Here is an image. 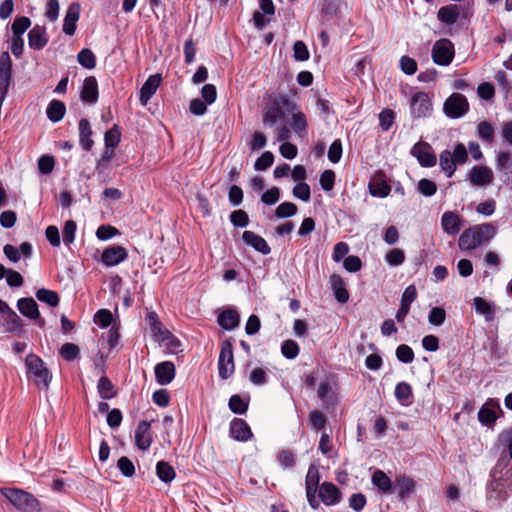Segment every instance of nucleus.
I'll list each match as a JSON object with an SVG mask.
<instances>
[{"label": "nucleus", "mask_w": 512, "mask_h": 512, "mask_svg": "<svg viewBox=\"0 0 512 512\" xmlns=\"http://www.w3.org/2000/svg\"><path fill=\"white\" fill-rule=\"evenodd\" d=\"M296 109V105L284 94L271 98L262 112V123L265 128H272L277 123L286 121L287 115Z\"/></svg>", "instance_id": "nucleus-1"}, {"label": "nucleus", "mask_w": 512, "mask_h": 512, "mask_svg": "<svg viewBox=\"0 0 512 512\" xmlns=\"http://www.w3.org/2000/svg\"><path fill=\"white\" fill-rule=\"evenodd\" d=\"M497 233L491 223L477 224L465 229L459 237L458 246L462 251H471L492 239Z\"/></svg>", "instance_id": "nucleus-2"}, {"label": "nucleus", "mask_w": 512, "mask_h": 512, "mask_svg": "<svg viewBox=\"0 0 512 512\" xmlns=\"http://www.w3.org/2000/svg\"><path fill=\"white\" fill-rule=\"evenodd\" d=\"M469 160L468 151L463 143H457L454 150H443L439 155V165L447 178H451L457 168V165H463Z\"/></svg>", "instance_id": "nucleus-3"}, {"label": "nucleus", "mask_w": 512, "mask_h": 512, "mask_svg": "<svg viewBox=\"0 0 512 512\" xmlns=\"http://www.w3.org/2000/svg\"><path fill=\"white\" fill-rule=\"evenodd\" d=\"M25 366L27 375L34 379L37 386H42L44 389L49 388L52 374L39 356L33 353L28 354L25 359Z\"/></svg>", "instance_id": "nucleus-4"}, {"label": "nucleus", "mask_w": 512, "mask_h": 512, "mask_svg": "<svg viewBox=\"0 0 512 512\" xmlns=\"http://www.w3.org/2000/svg\"><path fill=\"white\" fill-rule=\"evenodd\" d=\"M2 494L9 502L22 512L39 510V501L30 493L17 488H4Z\"/></svg>", "instance_id": "nucleus-5"}, {"label": "nucleus", "mask_w": 512, "mask_h": 512, "mask_svg": "<svg viewBox=\"0 0 512 512\" xmlns=\"http://www.w3.org/2000/svg\"><path fill=\"white\" fill-rule=\"evenodd\" d=\"M486 502L491 508H498L512 496V488L490 479L486 483Z\"/></svg>", "instance_id": "nucleus-6"}, {"label": "nucleus", "mask_w": 512, "mask_h": 512, "mask_svg": "<svg viewBox=\"0 0 512 512\" xmlns=\"http://www.w3.org/2000/svg\"><path fill=\"white\" fill-rule=\"evenodd\" d=\"M235 371L233 345L231 339H225L221 342L219 359H218V374L223 380L230 378Z\"/></svg>", "instance_id": "nucleus-7"}, {"label": "nucleus", "mask_w": 512, "mask_h": 512, "mask_svg": "<svg viewBox=\"0 0 512 512\" xmlns=\"http://www.w3.org/2000/svg\"><path fill=\"white\" fill-rule=\"evenodd\" d=\"M472 16V11L465 6L449 4L442 6L437 12V19L446 26H453L459 19L466 20Z\"/></svg>", "instance_id": "nucleus-8"}, {"label": "nucleus", "mask_w": 512, "mask_h": 512, "mask_svg": "<svg viewBox=\"0 0 512 512\" xmlns=\"http://www.w3.org/2000/svg\"><path fill=\"white\" fill-rule=\"evenodd\" d=\"M433 112L432 98L426 92H415L410 98V113L413 119L431 116Z\"/></svg>", "instance_id": "nucleus-9"}, {"label": "nucleus", "mask_w": 512, "mask_h": 512, "mask_svg": "<svg viewBox=\"0 0 512 512\" xmlns=\"http://www.w3.org/2000/svg\"><path fill=\"white\" fill-rule=\"evenodd\" d=\"M469 110L467 98L460 93H452L444 102L443 112L450 119H459Z\"/></svg>", "instance_id": "nucleus-10"}, {"label": "nucleus", "mask_w": 512, "mask_h": 512, "mask_svg": "<svg viewBox=\"0 0 512 512\" xmlns=\"http://www.w3.org/2000/svg\"><path fill=\"white\" fill-rule=\"evenodd\" d=\"M319 482V470L315 465L311 464L305 478V490L308 504L313 510H317L320 507V502L316 498L317 491L320 487Z\"/></svg>", "instance_id": "nucleus-11"}, {"label": "nucleus", "mask_w": 512, "mask_h": 512, "mask_svg": "<svg viewBox=\"0 0 512 512\" xmlns=\"http://www.w3.org/2000/svg\"><path fill=\"white\" fill-rule=\"evenodd\" d=\"M454 45L449 39H440L432 47L433 62L439 66L449 65L454 58Z\"/></svg>", "instance_id": "nucleus-12"}, {"label": "nucleus", "mask_w": 512, "mask_h": 512, "mask_svg": "<svg viewBox=\"0 0 512 512\" xmlns=\"http://www.w3.org/2000/svg\"><path fill=\"white\" fill-rule=\"evenodd\" d=\"M410 154L415 157L421 167L431 168L437 163V156L432 146L425 141H418L413 145Z\"/></svg>", "instance_id": "nucleus-13"}, {"label": "nucleus", "mask_w": 512, "mask_h": 512, "mask_svg": "<svg viewBox=\"0 0 512 512\" xmlns=\"http://www.w3.org/2000/svg\"><path fill=\"white\" fill-rule=\"evenodd\" d=\"M498 413L503 414L499 400L496 398H489L479 409L478 420L481 425L486 426L487 428H493L498 418Z\"/></svg>", "instance_id": "nucleus-14"}, {"label": "nucleus", "mask_w": 512, "mask_h": 512, "mask_svg": "<svg viewBox=\"0 0 512 512\" xmlns=\"http://www.w3.org/2000/svg\"><path fill=\"white\" fill-rule=\"evenodd\" d=\"M0 325L7 332L18 334L22 332L23 328L21 318L2 299H0Z\"/></svg>", "instance_id": "nucleus-15"}, {"label": "nucleus", "mask_w": 512, "mask_h": 512, "mask_svg": "<svg viewBox=\"0 0 512 512\" xmlns=\"http://www.w3.org/2000/svg\"><path fill=\"white\" fill-rule=\"evenodd\" d=\"M489 478L512 488V463L505 457H499L490 470Z\"/></svg>", "instance_id": "nucleus-16"}, {"label": "nucleus", "mask_w": 512, "mask_h": 512, "mask_svg": "<svg viewBox=\"0 0 512 512\" xmlns=\"http://www.w3.org/2000/svg\"><path fill=\"white\" fill-rule=\"evenodd\" d=\"M318 495L322 503L326 506L337 505L342 500L340 489L332 482H323L319 487Z\"/></svg>", "instance_id": "nucleus-17"}, {"label": "nucleus", "mask_w": 512, "mask_h": 512, "mask_svg": "<svg viewBox=\"0 0 512 512\" xmlns=\"http://www.w3.org/2000/svg\"><path fill=\"white\" fill-rule=\"evenodd\" d=\"M17 308L23 316L36 320L40 327L45 325V320L40 317L38 304L32 297L20 298L17 301Z\"/></svg>", "instance_id": "nucleus-18"}, {"label": "nucleus", "mask_w": 512, "mask_h": 512, "mask_svg": "<svg viewBox=\"0 0 512 512\" xmlns=\"http://www.w3.org/2000/svg\"><path fill=\"white\" fill-rule=\"evenodd\" d=\"M128 257L127 250L120 245H113L106 248L101 254V262L106 267H113Z\"/></svg>", "instance_id": "nucleus-19"}, {"label": "nucleus", "mask_w": 512, "mask_h": 512, "mask_svg": "<svg viewBox=\"0 0 512 512\" xmlns=\"http://www.w3.org/2000/svg\"><path fill=\"white\" fill-rule=\"evenodd\" d=\"M229 436L239 442H247L253 437L248 423L241 418H234L229 425Z\"/></svg>", "instance_id": "nucleus-20"}, {"label": "nucleus", "mask_w": 512, "mask_h": 512, "mask_svg": "<svg viewBox=\"0 0 512 512\" xmlns=\"http://www.w3.org/2000/svg\"><path fill=\"white\" fill-rule=\"evenodd\" d=\"M156 382L165 386L170 384L176 375L175 365L171 361H163L155 365L154 367Z\"/></svg>", "instance_id": "nucleus-21"}, {"label": "nucleus", "mask_w": 512, "mask_h": 512, "mask_svg": "<svg viewBox=\"0 0 512 512\" xmlns=\"http://www.w3.org/2000/svg\"><path fill=\"white\" fill-rule=\"evenodd\" d=\"M12 80V61L7 51L0 54V91L8 93Z\"/></svg>", "instance_id": "nucleus-22"}, {"label": "nucleus", "mask_w": 512, "mask_h": 512, "mask_svg": "<svg viewBox=\"0 0 512 512\" xmlns=\"http://www.w3.org/2000/svg\"><path fill=\"white\" fill-rule=\"evenodd\" d=\"M152 443L151 425L148 421L142 420L135 430V445L139 450L146 451Z\"/></svg>", "instance_id": "nucleus-23"}, {"label": "nucleus", "mask_w": 512, "mask_h": 512, "mask_svg": "<svg viewBox=\"0 0 512 512\" xmlns=\"http://www.w3.org/2000/svg\"><path fill=\"white\" fill-rule=\"evenodd\" d=\"M468 178L474 186H487L493 181V172L487 166H473L469 171Z\"/></svg>", "instance_id": "nucleus-24"}, {"label": "nucleus", "mask_w": 512, "mask_h": 512, "mask_svg": "<svg viewBox=\"0 0 512 512\" xmlns=\"http://www.w3.org/2000/svg\"><path fill=\"white\" fill-rule=\"evenodd\" d=\"M80 11H81V6L77 2H72L68 6V8L66 10L65 17H64V23H63V29H62L66 35L72 36L75 34V31L77 28L76 23L79 20Z\"/></svg>", "instance_id": "nucleus-25"}, {"label": "nucleus", "mask_w": 512, "mask_h": 512, "mask_svg": "<svg viewBox=\"0 0 512 512\" xmlns=\"http://www.w3.org/2000/svg\"><path fill=\"white\" fill-rule=\"evenodd\" d=\"M48 41L49 37L45 26L35 25L28 32V45L32 50H42L47 45Z\"/></svg>", "instance_id": "nucleus-26"}, {"label": "nucleus", "mask_w": 512, "mask_h": 512, "mask_svg": "<svg viewBox=\"0 0 512 512\" xmlns=\"http://www.w3.org/2000/svg\"><path fill=\"white\" fill-rule=\"evenodd\" d=\"M242 240L247 246L253 248L262 255H268L271 252V248L267 241L253 231H244L242 234Z\"/></svg>", "instance_id": "nucleus-27"}, {"label": "nucleus", "mask_w": 512, "mask_h": 512, "mask_svg": "<svg viewBox=\"0 0 512 512\" xmlns=\"http://www.w3.org/2000/svg\"><path fill=\"white\" fill-rule=\"evenodd\" d=\"M146 321L153 334V337L157 341L164 342L167 339V337L171 336V332L163 326L162 322L159 320V317L155 311L147 312Z\"/></svg>", "instance_id": "nucleus-28"}, {"label": "nucleus", "mask_w": 512, "mask_h": 512, "mask_svg": "<svg viewBox=\"0 0 512 512\" xmlns=\"http://www.w3.org/2000/svg\"><path fill=\"white\" fill-rule=\"evenodd\" d=\"M161 81L162 76L160 74H153L148 77L140 89L139 101L141 105H147L152 96L156 93Z\"/></svg>", "instance_id": "nucleus-29"}, {"label": "nucleus", "mask_w": 512, "mask_h": 512, "mask_svg": "<svg viewBox=\"0 0 512 512\" xmlns=\"http://www.w3.org/2000/svg\"><path fill=\"white\" fill-rule=\"evenodd\" d=\"M462 226L461 217L454 211H446L441 217V227L443 231L450 235H457Z\"/></svg>", "instance_id": "nucleus-30"}, {"label": "nucleus", "mask_w": 512, "mask_h": 512, "mask_svg": "<svg viewBox=\"0 0 512 512\" xmlns=\"http://www.w3.org/2000/svg\"><path fill=\"white\" fill-rule=\"evenodd\" d=\"M317 395L319 399L322 401L323 407L327 410H334L337 403L338 398L336 393L332 390L331 384L328 381H323L320 383Z\"/></svg>", "instance_id": "nucleus-31"}, {"label": "nucleus", "mask_w": 512, "mask_h": 512, "mask_svg": "<svg viewBox=\"0 0 512 512\" xmlns=\"http://www.w3.org/2000/svg\"><path fill=\"white\" fill-rule=\"evenodd\" d=\"M83 102L94 104L98 101V82L94 76L85 78L80 94Z\"/></svg>", "instance_id": "nucleus-32"}, {"label": "nucleus", "mask_w": 512, "mask_h": 512, "mask_svg": "<svg viewBox=\"0 0 512 512\" xmlns=\"http://www.w3.org/2000/svg\"><path fill=\"white\" fill-rule=\"evenodd\" d=\"M217 323L224 330H233L239 326V313L233 308L224 309L218 314Z\"/></svg>", "instance_id": "nucleus-33"}, {"label": "nucleus", "mask_w": 512, "mask_h": 512, "mask_svg": "<svg viewBox=\"0 0 512 512\" xmlns=\"http://www.w3.org/2000/svg\"><path fill=\"white\" fill-rule=\"evenodd\" d=\"M78 129L79 144L84 151L89 152L94 145V141L92 139L93 131L89 120L86 118L80 119Z\"/></svg>", "instance_id": "nucleus-34"}, {"label": "nucleus", "mask_w": 512, "mask_h": 512, "mask_svg": "<svg viewBox=\"0 0 512 512\" xmlns=\"http://www.w3.org/2000/svg\"><path fill=\"white\" fill-rule=\"evenodd\" d=\"M330 285L335 299L339 303L344 304L349 300V292L346 289L345 282L340 275L332 274L330 276Z\"/></svg>", "instance_id": "nucleus-35"}, {"label": "nucleus", "mask_w": 512, "mask_h": 512, "mask_svg": "<svg viewBox=\"0 0 512 512\" xmlns=\"http://www.w3.org/2000/svg\"><path fill=\"white\" fill-rule=\"evenodd\" d=\"M473 306L476 314L484 317L486 322H492L495 319V306L482 297L473 299Z\"/></svg>", "instance_id": "nucleus-36"}, {"label": "nucleus", "mask_w": 512, "mask_h": 512, "mask_svg": "<svg viewBox=\"0 0 512 512\" xmlns=\"http://www.w3.org/2000/svg\"><path fill=\"white\" fill-rule=\"evenodd\" d=\"M394 395L402 406H409L413 403L412 387L407 382H399L395 387Z\"/></svg>", "instance_id": "nucleus-37"}, {"label": "nucleus", "mask_w": 512, "mask_h": 512, "mask_svg": "<svg viewBox=\"0 0 512 512\" xmlns=\"http://www.w3.org/2000/svg\"><path fill=\"white\" fill-rule=\"evenodd\" d=\"M65 112L66 106L64 102L57 99L51 100L46 108L47 118L53 123L61 121L65 116Z\"/></svg>", "instance_id": "nucleus-38"}, {"label": "nucleus", "mask_w": 512, "mask_h": 512, "mask_svg": "<svg viewBox=\"0 0 512 512\" xmlns=\"http://www.w3.org/2000/svg\"><path fill=\"white\" fill-rule=\"evenodd\" d=\"M478 138L486 145H492L495 141V128L489 121H481L477 124Z\"/></svg>", "instance_id": "nucleus-39"}, {"label": "nucleus", "mask_w": 512, "mask_h": 512, "mask_svg": "<svg viewBox=\"0 0 512 512\" xmlns=\"http://www.w3.org/2000/svg\"><path fill=\"white\" fill-rule=\"evenodd\" d=\"M396 487L399 498L403 500L414 491L416 482L407 475H399L396 478Z\"/></svg>", "instance_id": "nucleus-40"}, {"label": "nucleus", "mask_w": 512, "mask_h": 512, "mask_svg": "<svg viewBox=\"0 0 512 512\" xmlns=\"http://www.w3.org/2000/svg\"><path fill=\"white\" fill-rule=\"evenodd\" d=\"M156 475L161 482L169 484L175 479L176 472L170 463L161 460L156 463Z\"/></svg>", "instance_id": "nucleus-41"}, {"label": "nucleus", "mask_w": 512, "mask_h": 512, "mask_svg": "<svg viewBox=\"0 0 512 512\" xmlns=\"http://www.w3.org/2000/svg\"><path fill=\"white\" fill-rule=\"evenodd\" d=\"M97 391L99 397L103 400H109L117 395V390L114 384L107 376H102L97 383Z\"/></svg>", "instance_id": "nucleus-42"}, {"label": "nucleus", "mask_w": 512, "mask_h": 512, "mask_svg": "<svg viewBox=\"0 0 512 512\" xmlns=\"http://www.w3.org/2000/svg\"><path fill=\"white\" fill-rule=\"evenodd\" d=\"M290 114H292L291 128L293 131L299 137L306 136L308 123L305 114L301 111H296V109L293 112H290Z\"/></svg>", "instance_id": "nucleus-43"}, {"label": "nucleus", "mask_w": 512, "mask_h": 512, "mask_svg": "<svg viewBox=\"0 0 512 512\" xmlns=\"http://www.w3.org/2000/svg\"><path fill=\"white\" fill-rule=\"evenodd\" d=\"M372 484L383 493L392 492V481L382 470L377 469L371 478Z\"/></svg>", "instance_id": "nucleus-44"}, {"label": "nucleus", "mask_w": 512, "mask_h": 512, "mask_svg": "<svg viewBox=\"0 0 512 512\" xmlns=\"http://www.w3.org/2000/svg\"><path fill=\"white\" fill-rule=\"evenodd\" d=\"M498 441L503 447L500 457H505L512 463V427L502 431L498 436Z\"/></svg>", "instance_id": "nucleus-45"}, {"label": "nucleus", "mask_w": 512, "mask_h": 512, "mask_svg": "<svg viewBox=\"0 0 512 512\" xmlns=\"http://www.w3.org/2000/svg\"><path fill=\"white\" fill-rule=\"evenodd\" d=\"M228 407L234 414L243 415L248 410L249 397L244 398L239 394H234L229 399Z\"/></svg>", "instance_id": "nucleus-46"}, {"label": "nucleus", "mask_w": 512, "mask_h": 512, "mask_svg": "<svg viewBox=\"0 0 512 512\" xmlns=\"http://www.w3.org/2000/svg\"><path fill=\"white\" fill-rule=\"evenodd\" d=\"M36 298L50 307H56L59 304V295L53 290L40 288L36 291Z\"/></svg>", "instance_id": "nucleus-47"}, {"label": "nucleus", "mask_w": 512, "mask_h": 512, "mask_svg": "<svg viewBox=\"0 0 512 512\" xmlns=\"http://www.w3.org/2000/svg\"><path fill=\"white\" fill-rule=\"evenodd\" d=\"M309 426L316 432L321 431L327 424V418L318 410H311L308 417Z\"/></svg>", "instance_id": "nucleus-48"}, {"label": "nucleus", "mask_w": 512, "mask_h": 512, "mask_svg": "<svg viewBox=\"0 0 512 512\" xmlns=\"http://www.w3.org/2000/svg\"><path fill=\"white\" fill-rule=\"evenodd\" d=\"M78 63L86 68L93 69L96 66V56L89 48H83L77 55Z\"/></svg>", "instance_id": "nucleus-49"}, {"label": "nucleus", "mask_w": 512, "mask_h": 512, "mask_svg": "<svg viewBox=\"0 0 512 512\" xmlns=\"http://www.w3.org/2000/svg\"><path fill=\"white\" fill-rule=\"evenodd\" d=\"M31 26V20L26 16L16 17L12 23L11 30L15 37H22L25 31Z\"/></svg>", "instance_id": "nucleus-50"}, {"label": "nucleus", "mask_w": 512, "mask_h": 512, "mask_svg": "<svg viewBox=\"0 0 512 512\" xmlns=\"http://www.w3.org/2000/svg\"><path fill=\"white\" fill-rule=\"evenodd\" d=\"M300 348L296 341L288 339L281 344L282 355L289 360L295 359L299 354Z\"/></svg>", "instance_id": "nucleus-51"}, {"label": "nucleus", "mask_w": 512, "mask_h": 512, "mask_svg": "<svg viewBox=\"0 0 512 512\" xmlns=\"http://www.w3.org/2000/svg\"><path fill=\"white\" fill-rule=\"evenodd\" d=\"M230 222L235 228H245L249 225V216L246 211L238 209L233 211L230 216Z\"/></svg>", "instance_id": "nucleus-52"}, {"label": "nucleus", "mask_w": 512, "mask_h": 512, "mask_svg": "<svg viewBox=\"0 0 512 512\" xmlns=\"http://www.w3.org/2000/svg\"><path fill=\"white\" fill-rule=\"evenodd\" d=\"M297 213V206L292 202H282L275 210V217L285 219L294 216Z\"/></svg>", "instance_id": "nucleus-53"}, {"label": "nucleus", "mask_w": 512, "mask_h": 512, "mask_svg": "<svg viewBox=\"0 0 512 512\" xmlns=\"http://www.w3.org/2000/svg\"><path fill=\"white\" fill-rule=\"evenodd\" d=\"M120 139H121V133L118 129V126L114 125L111 129L106 131V133L104 135V142H105L106 149L116 148L120 143Z\"/></svg>", "instance_id": "nucleus-54"}, {"label": "nucleus", "mask_w": 512, "mask_h": 512, "mask_svg": "<svg viewBox=\"0 0 512 512\" xmlns=\"http://www.w3.org/2000/svg\"><path fill=\"white\" fill-rule=\"evenodd\" d=\"M396 358L399 362L404 364H409L414 360V351L413 349L406 344H401L396 348Z\"/></svg>", "instance_id": "nucleus-55"}, {"label": "nucleus", "mask_w": 512, "mask_h": 512, "mask_svg": "<svg viewBox=\"0 0 512 512\" xmlns=\"http://www.w3.org/2000/svg\"><path fill=\"white\" fill-rule=\"evenodd\" d=\"M385 261L392 267L400 266L405 261V253L402 249L394 248L387 252Z\"/></svg>", "instance_id": "nucleus-56"}, {"label": "nucleus", "mask_w": 512, "mask_h": 512, "mask_svg": "<svg viewBox=\"0 0 512 512\" xmlns=\"http://www.w3.org/2000/svg\"><path fill=\"white\" fill-rule=\"evenodd\" d=\"M417 190L421 195L431 197L436 193L437 185L434 181L423 178L419 180Z\"/></svg>", "instance_id": "nucleus-57"}, {"label": "nucleus", "mask_w": 512, "mask_h": 512, "mask_svg": "<svg viewBox=\"0 0 512 512\" xmlns=\"http://www.w3.org/2000/svg\"><path fill=\"white\" fill-rule=\"evenodd\" d=\"M446 320V311L442 307H433L428 314V322L433 326H441Z\"/></svg>", "instance_id": "nucleus-58"}, {"label": "nucleus", "mask_w": 512, "mask_h": 512, "mask_svg": "<svg viewBox=\"0 0 512 512\" xmlns=\"http://www.w3.org/2000/svg\"><path fill=\"white\" fill-rule=\"evenodd\" d=\"M395 119V113L391 109H383L379 113V125L383 131H389Z\"/></svg>", "instance_id": "nucleus-59"}, {"label": "nucleus", "mask_w": 512, "mask_h": 512, "mask_svg": "<svg viewBox=\"0 0 512 512\" xmlns=\"http://www.w3.org/2000/svg\"><path fill=\"white\" fill-rule=\"evenodd\" d=\"M273 162H274L273 153L270 151H265L264 153H262L261 156H259L256 159V161L254 163V169L257 171H265L270 166H272Z\"/></svg>", "instance_id": "nucleus-60"}, {"label": "nucleus", "mask_w": 512, "mask_h": 512, "mask_svg": "<svg viewBox=\"0 0 512 512\" xmlns=\"http://www.w3.org/2000/svg\"><path fill=\"white\" fill-rule=\"evenodd\" d=\"M77 225L73 220H67L63 227V242L66 246L72 244L75 240Z\"/></svg>", "instance_id": "nucleus-61"}, {"label": "nucleus", "mask_w": 512, "mask_h": 512, "mask_svg": "<svg viewBox=\"0 0 512 512\" xmlns=\"http://www.w3.org/2000/svg\"><path fill=\"white\" fill-rule=\"evenodd\" d=\"M117 468L124 477L130 478L135 474L133 462L126 456H122L117 461Z\"/></svg>", "instance_id": "nucleus-62"}, {"label": "nucleus", "mask_w": 512, "mask_h": 512, "mask_svg": "<svg viewBox=\"0 0 512 512\" xmlns=\"http://www.w3.org/2000/svg\"><path fill=\"white\" fill-rule=\"evenodd\" d=\"M38 170L42 174H50L55 166V159L51 155H42L37 161Z\"/></svg>", "instance_id": "nucleus-63"}, {"label": "nucleus", "mask_w": 512, "mask_h": 512, "mask_svg": "<svg viewBox=\"0 0 512 512\" xmlns=\"http://www.w3.org/2000/svg\"><path fill=\"white\" fill-rule=\"evenodd\" d=\"M292 193H293L294 197H296L304 202H308L311 198L310 186L306 182L297 183L294 186Z\"/></svg>", "instance_id": "nucleus-64"}]
</instances>
